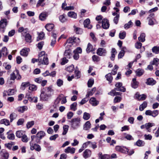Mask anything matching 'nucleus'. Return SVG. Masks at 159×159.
Here are the masks:
<instances>
[{"label": "nucleus", "mask_w": 159, "mask_h": 159, "mask_svg": "<svg viewBox=\"0 0 159 159\" xmlns=\"http://www.w3.org/2000/svg\"><path fill=\"white\" fill-rule=\"evenodd\" d=\"M91 124L89 121H86L83 126V129L84 130H87L91 128Z\"/></svg>", "instance_id": "20"}, {"label": "nucleus", "mask_w": 159, "mask_h": 159, "mask_svg": "<svg viewBox=\"0 0 159 159\" xmlns=\"http://www.w3.org/2000/svg\"><path fill=\"white\" fill-rule=\"evenodd\" d=\"M67 15L68 17L74 19H76L77 17V14L74 11L68 12L67 13Z\"/></svg>", "instance_id": "21"}, {"label": "nucleus", "mask_w": 159, "mask_h": 159, "mask_svg": "<svg viewBox=\"0 0 159 159\" xmlns=\"http://www.w3.org/2000/svg\"><path fill=\"white\" fill-rule=\"evenodd\" d=\"M90 114L87 112H84L83 114V118L85 120H88L90 117Z\"/></svg>", "instance_id": "39"}, {"label": "nucleus", "mask_w": 159, "mask_h": 159, "mask_svg": "<svg viewBox=\"0 0 159 159\" xmlns=\"http://www.w3.org/2000/svg\"><path fill=\"white\" fill-rule=\"evenodd\" d=\"M0 122L1 124H3L7 126L10 125V122L9 120L6 119H4L1 120Z\"/></svg>", "instance_id": "37"}, {"label": "nucleus", "mask_w": 159, "mask_h": 159, "mask_svg": "<svg viewBox=\"0 0 159 159\" xmlns=\"http://www.w3.org/2000/svg\"><path fill=\"white\" fill-rule=\"evenodd\" d=\"M47 14L44 12L42 13L39 15V18L41 20H44L46 19Z\"/></svg>", "instance_id": "42"}, {"label": "nucleus", "mask_w": 159, "mask_h": 159, "mask_svg": "<svg viewBox=\"0 0 159 159\" xmlns=\"http://www.w3.org/2000/svg\"><path fill=\"white\" fill-rule=\"evenodd\" d=\"M17 109L18 112L22 113L25 111H26L28 109V107L26 106H23L18 107Z\"/></svg>", "instance_id": "32"}, {"label": "nucleus", "mask_w": 159, "mask_h": 159, "mask_svg": "<svg viewBox=\"0 0 159 159\" xmlns=\"http://www.w3.org/2000/svg\"><path fill=\"white\" fill-rule=\"evenodd\" d=\"M30 149L32 151L35 149L38 152H39L41 151V148L39 145L36 143L34 144L32 142H30Z\"/></svg>", "instance_id": "6"}, {"label": "nucleus", "mask_w": 159, "mask_h": 159, "mask_svg": "<svg viewBox=\"0 0 159 159\" xmlns=\"http://www.w3.org/2000/svg\"><path fill=\"white\" fill-rule=\"evenodd\" d=\"M7 91L8 92V95L10 96L14 94L16 91L13 89H10Z\"/></svg>", "instance_id": "52"}, {"label": "nucleus", "mask_w": 159, "mask_h": 159, "mask_svg": "<svg viewBox=\"0 0 159 159\" xmlns=\"http://www.w3.org/2000/svg\"><path fill=\"white\" fill-rule=\"evenodd\" d=\"M8 21L6 18H2L0 20V30L2 32H4V30L8 25Z\"/></svg>", "instance_id": "5"}, {"label": "nucleus", "mask_w": 159, "mask_h": 159, "mask_svg": "<svg viewBox=\"0 0 159 159\" xmlns=\"http://www.w3.org/2000/svg\"><path fill=\"white\" fill-rule=\"evenodd\" d=\"M120 93L115 91V90H112L110 92L108 93V94L111 96H114L115 95H120Z\"/></svg>", "instance_id": "46"}, {"label": "nucleus", "mask_w": 159, "mask_h": 159, "mask_svg": "<svg viewBox=\"0 0 159 159\" xmlns=\"http://www.w3.org/2000/svg\"><path fill=\"white\" fill-rule=\"evenodd\" d=\"M37 89V86L34 84H30L29 87V89L32 91H35Z\"/></svg>", "instance_id": "53"}, {"label": "nucleus", "mask_w": 159, "mask_h": 159, "mask_svg": "<svg viewBox=\"0 0 159 159\" xmlns=\"http://www.w3.org/2000/svg\"><path fill=\"white\" fill-rule=\"evenodd\" d=\"M70 49L66 50L64 54L65 56L67 58H70L72 55Z\"/></svg>", "instance_id": "22"}, {"label": "nucleus", "mask_w": 159, "mask_h": 159, "mask_svg": "<svg viewBox=\"0 0 159 159\" xmlns=\"http://www.w3.org/2000/svg\"><path fill=\"white\" fill-rule=\"evenodd\" d=\"M119 67L117 65H115L114 66V68L112 70V73L113 75H115L117 73V69H118Z\"/></svg>", "instance_id": "61"}, {"label": "nucleus", "mask_w": 159, "mask_h": 159, "mask_svg": "<svg viewBox=\"0 0 159 159\" xmlns=\"http://www.w3.org/2000/svg\"><path fill=\"white\" fill-rule=\"evenodd\" d=\"M84 25L85 27L89 29H91L92 26L90 24V20L89 19H86L84 22Z\"/></svg>", "instance_id": "15"}, {"label": "nucleus", "mask_w": 159, "mask_h": 159, "mask_svg": "<svg viewBox=\"0 0 159 159\" xmlns=\"http://www.w3.org/2000/svg\"><path fill=\"white\" fill-rule=\"evenodd\" d=\"M111 55L110 57L111 59L113 61L114 60L115 55L117 53V52L114 48H112L111 51Z\"/></svg>", "instance_id": "24"}, {"label": "nucleus", "mask_w": 159, "mask_h": 159, "mask_svg": "<svg viewBox=\"0 0 159 159\" xmlns=\"http://www.w3.org/2000/svg\"><path fill=\"white\" fill-rule=\"evenodd\" d=\"M25 134L24 131L22 130H18L16 132V134L17 137L20 138H21Z\"/></svg>", "instance_id": "28"}, {"label": "nucleus", "mask_w": 159, "mask_h": 159, "mask_svg": "<svg viewBox=\"0 0 159 159\" xmlns=\"http://www.w3.org/2000/svg\"><path fill=\"white\" fill-rule=\"evenodd\" d=\"M96 90V88L95 87L93 88L86 95L87 97H89V96H92Z\"/></svg>", "instance_id": "48"}, {"label": "nucleus", "mask_w": 159, "mask_h": 159, "mask_svg": "<svg viewBox=\"0 0 159 159\" xmlns=\"http://www.w3.org/2000/svg\"><path fill=\"white\" fill-rule=\"evenodd\" d=\"M155 125V124L153 123H148L145 124V128L148 132L151 131L150 129L149 128Z\"/></svg>", "instance_id": "27"}, {"label": "nucleus", "mask_w": 159, "mask_h": 159, "mask_svg": "<svg viewBox=\"0 0 159 159\" xmlns=\"http://www.w3.org/2000/svg\"><path fill=\"white\" fill-rule=\"evenodd\" d=\"M2 54L4 56H6L8 54L7 48L5 47H3L2 49Z\"/></svg>", "instance_id": "60"}, {"label": "nucleus", "mask_w": 159, "mask_h": 159, "mask_svg": "<svg viewBox=\"0 0 159 159\" xmlns=\"http://www.w3.org/2000/svg\"><path fill=\"white\" fill-rule=\"evenodd\" d=\"M7 138L10 140H14L15 139V135L10 130L7 133Z\"/></svg>", "instance_id": "23"}, {"label": "nucleus", "mask_w": 159, "mask_h": 159, "mask_svg": "<svg viewBox=\"0 0 159 159\" xmlns=\"http://www.w3.org/2000/svg\"><path fill=\"white\" fill-rule=\"evenodd\" d=\"M75 149L73 148H71L70 147H68L64 150V152L66 153H70L74 154L75 152Z\"/></svg>", "instance_id": "18"}, {"label": "nucleus", "mask_w": 159, "mask_h": 159, "mask_svg": "<svg viewBox=\"0 0 159 159\" xmlns=\"http://www.w3.org/2000/svg\"><path fill=\"white\" fill-rule=\"evenodd\" d=\"M54 25L52 24H47L45 26V28L46 30L49 31H51L53 29Z\"/></svg>", "instance_id": "35"}, {"label": "nucleus", "mask_w": 159, "mask_h": 159, "mask_svg": "<svg viewBox=\"0 0 159 159\" xmlns=\"http://www.w3.org/2000/svg\"><path fill=\"white\" fill-rule=\"evenodd\" d=\"M17 115L15 113H13L11 114L10 116V122H12L13 120L17 117Z\"/></svg>", "instance_id": "45"}, {"label": "nucleus", "mask_w": 159, "mask_h": 159, "mask_svg": "<svg viewBox=\"0 0 159 159\" xmlns=\"http://www.w3.org/2000/svg\"><path fill=\"white\" fill-rule=\"evenodd\" d=\"M68 127L69 126L67 125H65L63 127V132L62 133L63 135H65L66 134V133H67L68 129Z\"/></svg>", "instance_id": "58"}, {"label": "nucleus", "mask_w": 159, "mask_h": 159, "mask_svg": "<svg viewBox=\"0 0 159 159\" xmlns=\"http://www.w3.org/2000/svg\"><path fill=\"white\" fill-rule=\"evenodd\" d=\"M77 103L76 102H75L71 104L70 106V108L71 110L73 111H75L77 109Z\"/></svg>", "instance_id": "47"}, {"label": "nucleus", "mask_w": 159, "mask_h": 159, "mask_svg": "<svg viewBox=\"0 0 159 159\" xmlns=\"http://www.w3.org/2000/svg\"><path fill=\"white\" fill-rule=\"evenodd\" d=\"M38 60L39 64L47 65L48 64V59L44 51H41L39 53Z\"/></svg>", "instance_id": "2"}, {"label": "nucleus", "mask_w": 159, "mask_h": 159, "mask_svg": "<svg viewBox=\"0 0 159 159\" xmlns=\"http://www.w3.org/2000/svg\"><path fill=\"white\" fill-rule=\"evenodd\" d=\"M80 118L79 117L73 118L70 121L71 127L73 129H76L80 126Z\"/></svg>", "instance_id": "3"}, {"label": "nucleus", "mask_w": 159, "mask_h": 159, "mask_svg": "<svg viewBox=\"0 0 159 159\" xmlns=\"http://www.w3.org/2000/svg\"><path fill=\"white\" fill-rule=\"evenodd\" d=\"M28 30L27 28L24 29L23 27H20L18 29V32L21 33L22 34L24 35V34L28 32Z\"/></svg>", "instance_id": "31"}, {"label": "nucleus", "mask_w": 159, "mask_h": 159, "mask_svg": "<svg viewBox=\"0 0 159 159\" xmlns=\"http://www.w3.org/2000/svg\"><path fill=\"white\" fill-rule=\"evenodd\" d=\"M122 83L120 82L117 83L115 84L116 88L115 89L116 90L124 92L125 91V89L124 87L122 86Z\"/></svg>", "instance_id": "7"}, {"label": "nucleus", "mask_w": 159, "mask_h": 159, "mask_svg": "<svg viewBox=\"0 0 159 159\" xmlns=\"http://www.w3.org/2000/svg\"><path fill=\"white\" fill-rule=\"evenodd\" d=\"M44 1L45 0H39L36 5V7H38L40 6L43 7L45 5V4L43 3Z\"/></svg>", "instance_id": "44"}, {"label": "nucleus", "mask_w": 159, "mask_h": 159, "mask_svg": "<svg viewBox=\"0 0 159 159\" xmlns=\"http://www.w3.org/2000/svg\"><path fill=\"white\" fill-rule=\"evenodd\" d=\"M132 22L131 21H130L128 23L125 24L124 25V28L125 29H129L132 26Z\"/></svg>", "instance_id": "57"}, {"label": "nucleus", "mask_w": 159, "mask_h": 159, "mask_svg": "<svg viewBox=\"0 0 159 159\" xmlns=\"http://www.w3.org/2000/svg\"><path fill=\"white\" fill-rule=\"evenodd\" d=\"M115 149L117 151L124 153H126L128 152V149L125 147L117 146L116 147Z\"/></svg>", "instance_id": "11"}, {"label": "nucleus", "mask_w": 159, "mask_h": 159, "mask_svg": "<svg viewBox=\"0 0 159 159\" xmlns=\"http://www.w3.org/2000/svg\"><path fill=\"white\" fill-rule=\"evenodd\" d=\"M98 159H108L110 157L109 155L106 154H102V152H99L98 154Z\"/></svg>", "instance_id": "13"}, {"label": "nucleus", "mask_w": 159, "mask_h": 159, "mask_svg": "<svg viewBox=\"0 0 159 159\" xmlns=\"http://www.w3.org/2000/svg\"><path fill=\"white\" fill-rule=\"evenodd\" d=\"M136 144L137 146H143L145 144V143L144 141L140 140H139L136 142Z\"/></svg>", "instance_id": "51"}, {"label": "nucleus", "mask_w": 159, "mask_h": 159, "mask_svg": "<svg viewBox=\"0 0 159 159\" xmlns=\"http://www.w3.org/2000/svg\"><path fill=\"white\" fill-rule=\"evenodd\" d=\"M145 34L144 33H142L141 34L140 36L138 38L139 40L143 42L145 41Z\"/></svg>", "instance_id": "38"}, {"label": "nucleus", "mask_w": 159, "mask_h": 159, "mask_svg": "<svg viewBox=\"0 0 159 159\" xmlns=\"http://www.w3.org/2000/svg\"><path fill=\"white\" fill-rule=\"evenodd\" d=\"M102 27L105 29H108L109 27L110 24L109 23L108 20L106 18H104L102 20Z\"/></svg>", "instance_id": "10"}, {"label": "nucleus", "mask_w": 159, "mask_h": 159, "mask_svg": "<svg viewBox=\"0 0 159 159\" xmlns=\"http://www.w3.org/2000/svg\"><path fill=\"white\" fill-rule=\"evenodd\" d=\"M52 89L50 87L44 88L41 92L40 98L43 101H47L51 96V93Z\"/></svg>", "instance_id": "1"}, {"label": "nucleus", "mask_w": 159, "mask_h": 159, "mask_svg": "<svg viewBox=\"0 0 159 159\" xmlns=\"http://www.w3.org/2000/svg\"><path fill=\"white\" fill-rule=\"evenodd\" d=\"M97 53L100 56L104 55L106 53V51L104 48H99L97 50Z\"/></svg>", "instance_id": "14"}, {"label": "nucleus", "mask_w": 159, "mask_h": 159, "mask_svg": "<svg viewBox=\"0 0 159 159\" xmlns=\"http://www.w3.org/2000/svg\"><path fill=\"white\" fill-rule=\"evenodd\" d=\"M68 60L67 59L66 57H64L61 59V64L63 65L65 64L68 62Z\"/></svg>", "instance_id": "54"}, {"label": "nucleus", "mask_w": 159, "mask_h": 159, "mask_svg": "<svg viewBox=\"0 0 159 159\" xmlns=\"http://www.w3.org/2000/svg\"><path fill=\"white\" fill-rule=\"evenodd\" d=\"M82 52L81 48L80 47L77 48L76 49L73 51L74 53H81Z\"/></svg>", "instance_id": "62"}, {"label": "nucleus", "mask_w": 159, "mask_h": 159, "mask_svg": "<svg viewBox=\"0 0 159 159\" xmlns=\"http://www.w3.org/2000/svg\"><path fill=\"white\" fill-rule=\"evenodd\" d=\"M66 16V15L64 14L59 16V20L61 22L64 23L67 20Z\"/></svg>", "instance_id": "30"}, {"label": "nucleus", "mask_w": 159, "mask_h": 159, "mask_svg": "<svg viewBox=\"0 0 159 159\" xmlns=\"http://www.w3.org/2000/svg\"><path fill=\"white\" fill-rule=\"evenodd\" d=\"M107 80L109 81L110 83H111L113 79V77L111 73H108L105 76Z\"/></svg>", "instance_id": "43"}, {"label": "nucleus", "mask_w": 159, "mask_h": 159, "mask_svg": "<svg viewBox=\"0 0 159 159\" xmlns=\"http://www.w3.org/2000/svg\"><path fill=\"white\" fill-rule=\"evenodd\" d=\"M89 102L93 106H96L99 103L98 101H97L95 98L94 97H92L90 99Z\"/></svg>", "instance_id": "17"}, {"label": "nucleus", "mask_w": 159, "mask_h": 159, "mask_svg": "<svg viewBox=\"0 0 159 159\" xmlns=\"http://www.w3.org/2000/svg\"><path fill=\"white\" fill-rule=\"evenodd\" d=\"M30 51V49L28 48H24L22 49L20 52V54L23 57H27Z\"/></svg>", "instance_id": "8"}, {"label": "nucleus", "mask_w": 159, "mask_h": 159, "mask_svg": "<svg viewBox=\"0 0 159 159\" xmlns=\"http://www.w3.org/2000/svg\"><path fill=\"white\" fill-rule=\"evenodd\" d=\"M18 74V70H15L10 75V79L11 80H14L16 78V75Z\"/></svg>", "instance_id": "26"}, {"label": "nucleus", "mask_w": 159, "mask_h": 159, "mask_svg": "<svg viewBox=\"0 0 159 159\" xmlns=\"http://www.w3.org/2000/svg\"><path fill=\"white\" fill-rule=\"evenodd\" d=\"M45 133L43 131H41L39 132L36 134L37 139H38L39 141L45 135Z\"/></svg>", "instance_id": "16"}, {"label": "nucleus", "mask_w": 159, "mask_h": 159, "mask_svg": "<svg viewBox=\"0 0 159 159\" xmlns=\"http://www.w3.org/2000/svg\"><path fill=\"white\" fill-rule=\"evenodd\" d=\"M91 154V151L89 149H87L84 152L83 156L84 158H87L90 157Z\"/></svg>", "instance_id": "12"}, {"label": "nucleus", "mask_w": 159, "mask_h": 159, "mask_svg": "<svg viewBox=\"0 0 159 159\" xmlns=\"http://www.w3.org/2000/svg\"><path fill=\"white\" fill-rule=\"evenodd\" d=\"M74 43V38L73 37H70L67 39L66 40V42L65 43V45H66L67 44H73ZM68 45V44L67 45V46Z\"/></svg>", "instance_id": "40"}, {"label": "nucleus", "mask_w": 159, "mask_h": 159, "mask_svg": "<svg viewBox=\"0 0 159 159\" xmlns=\"http://www.w3.org/2000/svg\"><path fill=\"white\" fill-rule=\"evenodd\" d=\"M21 138V140L23 142L27 143L29 140L28 138L25 134H24Z\"/></svg>", "instance_id": "56"}, {"label": "nucleus", "mask_w": 159, "mask_h": 159, "mask_svg": "<svg viewBox=\"0 0 159 159\" xmlns=\"http://www.w3.org/2000/svg\"><path fill=\"white\" fill-rule=\"evenodd\" d=\"M94 81L93 79H90L88 82V86L89 87H91L94 84Z\"/></svg>", "instance_id": "55"}, {"label": "nucleus", "mask_w": 159, "mask_h": 159, "mask_svg": "<svg viewBox=\"0 0 159 159\" xmlns=\"http://www.w3.org/2000/svg\"><path fill=\"white\" fill-rule=\"evenodd\" d=\"M147 105V103L146 102H144L143 103L141 104L139 107V109L140 111H143Z\"/></svg>", "instance_id": "41"}, {"label": "nucleus", "mask_w": 159, "mask_h": 159, "mask_svg": "<svg viewBox=\"0 0 159 159\" xmlns=\"http://www.w3.org/2000/svg\"><path fill=\"white\" fill-rule=\"evenodd\" d=\"M94 49L93 47V46L90 43H89L86 48V51L87 53L94 51Z\"/></svg>", "instance_id": "34"}, {"label": "nucleus", "mask_w": 159, "mask_h": 159, "mask_svg": "<svg viewBox=\"0 0 159 159\" xmlns=\"http://www.w3.org/2000/svg\"><path fill=\"white\" fill-rule=\"evenodd\" d=\"M60 101H61V104L65 103L67 102L66 97L62 94L60 95L57 98L55 101V103L57 105Z\"/></svg>", "instance_id": "4"}, {"label": "nucleus", "mask_w": 159, "mask_h": 159, "mask_svg": "<svg viewBox=\"0 0 159 159\" xmlns=\"http://www.w3.org/2000/svg\"><path fill=\"white\" fill-rule=\"evenodd\" d=\"M28 99L30 101L34 102H37L38 98L35 97H28Z\"/></svg>", "instance_id": "49"}, {"label": "nucleus", "mask_w": 159, "mask_h": 159, "mask_svg": "<svg viewBox=\"0 0 159 159\" xmlns=\"http://www.w3.org/2000/svg\"><path fill=\"white\" fill-rule=\"evenodd\" d=\"M74 69V66L73 65H71L66 68V70L69 72H72L73 70Z\"/></svg>", "instance_id": "59"}, {"label": "nucleus", "mask_w": 159, "mask_h": 159, "mask_svg": "<svg viewBox=\"0 0 159 159\" xmlns=\"http://www.w3.org/2000/svg\"><path fill=\"white\" fill-rule=\"evenodd\" d=\"M146 83L149 85H153L156 83V81L152 78H149L147 80Z\"/></svg>", "instance_id": "19"}, {"label": "nucleus", "mask_w": 159, "mask_h": 159, "mask_svg": "<svg viewBox=\"0 0 159 159\" xmlns=\"http://www.w3.org/2000/svg\"><path fill=\"white\" fill-rule=\"evenodd\" d=\"M135 98L139 101H143L145 100L147 96L144 94L140 95L139 93H137L135 95Z\"/></svg>", "instance_id": "9"}, {"label": "nucleus", "mask_w": 159, "mask_h": 159, "mask_svg": "<svg viewBox=\"0 0 159 159\" xmlns=\"http://www.w3.org/2000/svg\"><path fill=\"white\" fill-rule=\"evenodd\" d=\"M25 40L26 42L30 43L32 42L31 36L29 33L26 34L25 36Z\"/></svg>", "instance_id": "36"}, {"label": "nucleus", "mask_w": 159, "mask_h": 159, "mask_svg": "<svg viewBox=\"0 0 159 159\" xmlns=\"http://www.w3.org/2000/svg\"><path fill=\"white\" fill-rule=\"evenodd\" d=\"M44 36V34L43 32H41L39 34V36L37 38V40H42Z\"/></svg>", "instance_id": "63"}, {"label": "nucleus", "mask_w": 159, "mask_h": 159, "mask_svg": "<svg viewBox=\"0 0 159 159\" xmlns=\"http://www.w3.org/2000/svg\"><path fill=\"white\" fill-rule=\"evenodd\" d=\"M139 82L136 81V80L135 78H133L132 79V82L131 83V85L132 87L135 89L138 87V86Z\"/></svg>", "instance_id": "25"}, {"label": "nucleus", "mask_w": 159, "mask_h": 159, "mask_svg": "<svg viewBox=\"0 0 159 159\" xmlns=\"http://www.w3.org/2000/svg\"><path fill=\"white\" fill-rule=\"evenodd\" d=\"M152 51L155 53H157L159 52V47L155 46L152 48Z\"/></svg>", "instance_id": "64"}, {"label": "nucleus", "mask_w": 159, "mask_h": 159, "mask_svg": "<svg viewBox=\"0 0 159 159\" xmlns=\"http://www.w3.org/2000/svg\"><path fill=\"white\" fill-rule=\"evenodd\" d=\"M73 28L74 29V31L76 34H82V30L81 28L77 27L75 26H74Z\"/></svg>", "instance_id": "29"}, {"label": "nucleus", "mask_w": 159, "mask_h": 159, "mask_svg": "<svg viewBox=\"0 0 159 159\" xmlns=\"http://www.w3.org/2000/svg\"><path fill=\"white\" fill-rule=\"evenodd\" d=\"M136 75L138 76H140L142 75L144 73V70H143L138 69L136 70L135 71Z\"/></svg>", "instance_id": "33"}, {"label": "nucleus", "mask_w": 159, "mask_h": 159, "mask_svg": "<svg viewBox=\"0 0 159 159\" xmlns=\"http://www.w3.org/2000/svg\"><path fill=\"white\" fill-rule=\"evenodd\" d=\"M126 35L125 32L124 31H121L119 34V37L121 39H123L125 38Z\"/></svg>", "instance_id": "50"}]
</instances>
